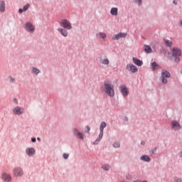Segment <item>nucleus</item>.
Here are the masks:
<instances>
[{"mask_svg":"<svg viewBox=\"0 0 182 182\" xmlns=\"http://www.w3.org/2000/svg\"><path fill=\"white\" fill-rule=\"evenodd\" d=\"M126 36H127L126 33H119L118 34L114 35L112 36V39H114V41H119L120 38H126Z\"/></svg>","mask_w":182,"mask_h":182,"instance_id":"obj_8","label":"nucleus"},{"mask_svg":"<svg viewBox=\"0 0 182 182\" xmlns=\"http://www.w3.org/2000/svg\"><path fill=\"white\" fill-rule=\"evenodd\" d=\"M2 178L6 182H9L11 180V176L6 174V173H3L2 175Z\"/></svg>","mask_w":182,"mask_h":182,"instance_id":"obj_17","label":"nucleus"},{"mask_svg":"<svg viewBox=\"0 0 182 182\" xmlns=\"http://www.w3.org/2000/svg\"><path fill=\"white\" fill-rule=\"evenodd\" d=\"M13 113L17 116H21V114H23V113H25V109L17 106L13 109Z\"/></svg>","mask_w":182,"mask_h":182,"instance_id":"obj_3","label":"nucleus"},{"mask_svg":"<svg viewBox=\"0 0 182 182\" xmlns=\"http://www.w3.org/2000/svg\"><path fill=\"white\" fill-rule=\"evenodd\" d=\"M151 66L153 70H156V69L160 68V66H159L156 62L152 63Z\"/></svg>","mask_w":182,"mask_h":182,"instance_id":"obj_25","label":"nucleus"},{"mask_svg":"<svg viewBox=\"0 0 182 182\" xmlns=\"http://www.w3.org/2000/svg\"><path fill=\"white\" fill-rule=\"evenodd\" d=\"M181 55V50L178 48H173L172 50V56L174 58H178Z\"/></svg>","mask_w":182,"mask_h":182,"instance_id":"obj_7","label":"nucleus"},{"mask_svg":"<svg viewBox=\"0 0 182 182\" xmlns=\"http://www.w3.org/2000/svg\"><path fill=\"white\" fill-rule=\"evenodd\" d=\"M31 141H32L33 143H35V142L36 141V138H32V139H31Z\"/></svg>","mask_w":182,"mask_h":182,"instance_id":"obj_35","label":"nucleus"},{"mask_svg":"<svg viewBox=\"0 0 182 182\" xmlns=\"http://www.w3.org/2000/svg\"><path fill=\"white\" fill-rule=\"evenodd\" d=\"M102 168L103 170H105L106 171H109V170H110V166L107 165V164H104L102 166Z\"/></svg>","mask_w":182,"mask_h":182,"instance_id":"obj_27","label":"nucleus"},{"mask_svg":"<svg viewBox=\"0 0 182 182\" xmlns=\"http://www.w3.org/2000/svg\"><path fill=\"white\" fill-rule=\"evenodd\" d=\"M181 23H182V21H181Z\"/></svg>","mask_w":182,"mask_h":182,"instance_id":"obj_44","label":"nucleus"},{"mask_svg":"<svg viewBox=\"0 0 182 182\" xmlns=\"http://www.w3.org/2000/svg\"><path fill=\"white\" fill-rule=\"evenodd\" d=\"M104 86L107 95L110 97H114V86L109 82H105Z\"/></svg>","mask_w":182,"mask_h":182,"instance_id":"obj_1","label":"nucleus"},{"mask_svg":"<svg viewBox=\"0 0 182 182\" xmlns=\"http://www.w3.org/2000/svg\"><path fill=\"white\" fill-rule=\"evenodd\" d=\"M31 72L33 75H39V73H41V70L36 68H33Z\"/></svg>","mask_w":182,"mask_h":182,"instance_id":"obj_26","label":"nucleus"},{"mask_svg":"<svg viewBox=\"0 0 182 182\" xmlns=\"http://www.w3.org/2000/svg\"><path fill=\"white\" fill-rule=\"evenodd\" d=\"M23 11V9H19V10H18L19 14H22Z\"/></svg>","mask_w":182,"mask_h":182,"instance_id":"obj_36","label":"nucleus"},{"mask_svg":"<svg viewBox=\"0 0 182 182\" xmlns=\"http://www.w3.org/2000/svg\"><path fill=\"white\" fill-rule=\"evenodd\" d=\"M171 127L175 130H178V129H180V124H178L177 122H173L171 124Z\"/></svg>","mask_w":182,"mask_h":182,"instance_id":"obj_16","label":"nucleus"},{"mask_svg":"<svg viewBox=\"0 0 182 182\" xmlns=\"http://www.w3.org/2000/svg\"><path fill=\"white\" fill-rule=\"evenodd\" d=\"M119 89L123 96H127V95H129V90H127L126 85H121Z\"/></svg>","mask_w":182,"mask_h":182,"instance_id":"obj_10","label":"nucleus"},{"mask_svg":"<svg viewBox=\"0 0 182 182\" xmlns=\"http://www.w3.org/2000/svg\"><path fill=\"white\" fill-rule=\"evenodd\" d=\"M144 52H146V53H151V52H153V50L151 49V47H150V46H144Z\"/></svg>","mask_w":182,"mask_h":182,"instance_id":"obj_19","label":"nucleus"},{"mask_svg":"<svg viewBox=\"0 0 182 182\" xmlns=\"http://www.w3.org/2000/svg\"><path fill=\"white\" fill-rule=\"evenodd\" d=\"M127 178H128V180H130V178H132V177L130 176H127Z\"/></svg>","mask_w":182,"mask_h":182,"instance_id":"obj_39","label":"nucleus"},{"mask_svg":"<svg viewBox=\"0 0 182 182\" xmlns=\"http://www.w3.org/2000/svg\"><path fill=\"white\" fill-rule=\"evenodd\" d=\"M28 9H29V4H26V6H23V12L28 11Z\"/></svg>","mask_w":182,"mask_h":182,"instance_id":"obj_28","label":"nucleus"},{"mask_svg":"<svg viewBox=\"0 0 182 182\" xmlns=\"http://www.w3.org/2000/svg\"><path fill=\"white\" fill-rule=\"evenodd\" d=\"M170 76H171V75L170 74V73H168V71L166 70H163L161 72V81L162 82V83L164 85H167V79H168V77H170Z\"/></svg>","mask_w":182,"mask_h":182,"instance_id":"obj_2","label":"nucleus"},{"mask_svg":"<svg viewBox=\"0 0 182 182\" xmlns=\"http://www.w3.org/2000/svg\"><path fill=\"white\" fill-rule=\"evenodd\" d=\"M144 144H145L144 141H142L141 142V144H142V146H144Z\"/></svg>","mask_w":182,"mask_h":182,"instance_id":"obj_41","label":"nucleus"},{"mask_svg":"<svg viewBox=\"0 0 182 182\" xmlns=\"http://www.w3.org/2000/svg\"><path fill=\"white\" fill-rule=\"evenodd\" d=\"M127 70H129V72H132V73H136L137 72V68H136V66L133 64H128L127 65Z\"/></svg>","mask_w":182,"mask_h":182,"instance_id":"obj_9","label":"nucleus"},{"mask_svg":"<svg viewBox=\"0 0 182 182\" xmlns=\"http://www.w3.org/2000/svg\"><path fill=\"white\" fill-rule=\"evenodd\" d=\"M0 12H5V2L4 1L0 3Z\"/></svg>","mask_w":182,"mask_h":182,"instance_id":"obj_24","label":"nucleus"},{"mask_svg":"<svg viewBox=\"0 0 182 182\" xmlns=\"http://www.w3.org/2000/svg\"><path fill=\"white\" fill-rule=\"evenodd\" d=\"M63 157L66 160L69 158V154H63Z\"/></svg>","mask_w":182,"mask_h":182,"instance_id":"obj_31","label":"nucleus"},{"mask_svg":"<svg viewBox=\"0 0 182 182\" xmlns=\"http://www.w3.org/2000/svg\"><path fill=\"white\" fill-rule=\"evenodd\" d=\"M74 134L77 137V139H80L81 140H83L85 139V136H83V134L80 132L77 129H74Z\"/></svg>","mask_w":182,"mask_h":182,"instance_id":"obj_11","label":"nucleus"},{"mask_svg":"<svg viewBox=\"0 0 182 182\" xmlns=\"http://www.w3.org/2000/svg\"><path fill=\"white\" fill-rule=\"evenodd\" d=\"M164 43L166 45V46H168L169 48L173 46V42L168 39H164Z\"/></svg>","mask_w":182,"mask_h":182,"instance_id":"obj_18","label":"nucleus"},{"mask_svg":"<svg viewBox=\"0 0 182 182\" xmlns=\"http://www.w3.org/2000/svg\"><path fill=\"white\" fill-rule=\"evenodd\" d=\"M174 182H181V178L176 176L174 177Z\"/></svg>","mask_w":182,"mask_h":182,"instance_id":"obj_30","label":"nucleus"},{"mask_svg":"<svg viewBox=\"0 0 182 182\" xmlns=\"http://www.w3.org/2000/svg\"><path fill=\"white\" fill-rule=\"evenodd\" d=\"M58 31L60 32V33L63 35V36H68V31H66L63 28H58Z\"/></svg>","mask_w":182,"mask_h":182,"instance_id":"obj_23","label":"nucleus"},{"mask_svg":"<svg viewBox=\"0 0 182 182\" xmlns=\"http://www.w3.org/2000/svg\"><path fill=\"white\" fill-rule=\"evenodd\" d=\"M176 62H180V58H176Z\"/></svg>","mask_w":182,"mask_h":182,"instance_id":"obj_40","label":"nucleus"},{"mask_svg":"<svg viewBox=\"0 0 182 182\" xmlns=\"http://www.w3.org/2000/svg\"><path fill=\"white\" fill-rule=\"evenodd\" d=\"M106 126H107V124H106V122H102L100 124V134H99V138L98 139H97V141H100L101 139H103V130H105V127H106Z\"/></svg>","mask_w":182,"mask_h":182,"instance_id":"obj_5","label":"nucleus"},{"mask_svg":"<svg viewBox=\"0 0 182 182\" xmlns=\"http://www.w3.org/2000/svg\"><path fill=\"white\" fill-rule=\"evenodd\" d=\"M173 4H174L175 5H177V0H173Z\"/></svg>","mask_w":182,"mask_h":182,"instance_id":"obj_38","label":"nucleus"},{"mask_svg":"<svg viewBox=\"0 0 182 182\" xmlns=\"http://www.w3.org/2000/svg\"><path fill=\"white\" fill-rule=\"evenodd\" d=\"M25 28L28 32H33L35 31V26L32 23H26Z\"/></svg>","mask_w":182,"mask_h":182,"instance_id":"obj_12","label":"nucleus"},{"mask_svg":"<svg viewBox=\"0 0 182 182\" xmlns=\"http://www.w3.org/2000/svg\"><path fill=\"white\" fill-rule=\"evenodd\" d=\"M87 132H90V127L87 126Z\"/></svg>","mask_w":182,"mask_h":182,"instance_id":"obj_37","label":"nucleus"},{"mask_svg":"<svg viewBox=\"0 0 182 182\" xmlns=\"http://www.w3.org/2000/svg\"><path fill=\"white\" fill-rule=\"evenodd\" d=\"M61 26L64 29H72V26L69 23H61Z\"/></svg>","mask_w":182,"mask_h":182,"instance_id":"obj_22","label":"nucleus"},{"mask_svg":"<svg viewBox=\"0 0 182 182\" xmlns=\"http://www.w3.org/2000/svg\"><path fill=\"white\" fill-rule=\"evenodd\" d=\"M37 140H41V138H39V137H38V138H37Z\"/></svg>","mask_w":182,"mask_h":182,"instance_id":"obj_43","label":"nucleus"},{"mask_svg":"<svg viewBox=\"0 0 182 182\" xmlns=\"http://www.w3.org/2000/svg\"><path fill=\"white\" fill-rule=\"evenodd\" d=\"M9 79H10L11 83L15 82V78H14V77H9Z\"/></svg>","mask_w":182,"mask_h":182,"instance_id":"obj_33","label":"nucleus"},{"mask_svg":"<svg viewBox=\"0 0 182 182\" xmlns=\"http://www.w3.org/2000/svg\"><path fill=\"white\" fill-rule=\"evenodd\" d=\"M136 2H138L139 5H141V0H136Z\"/></svg>","mask_w":182,"mask_h":182,"instance_id":"obj_34","label":"nucleus"},{"mask_svg":"<svg viewBox=\"0 0 182 182\" xmlns=\"http://www.w3.org/2000/svg\"><path fill=\"white\" fill-rule=\"evenodd\" d=\"M100 62L102 65H109V63H110L109 58H107V56L106 55H101L100 57Z\"/></svg>","mask_w":182,"mask_h":182,"instance_id":"obj_6","label":"nucleus"},{"mask_svg":"<svg viewBox=\"0 0 182 182\" xmlns=\"http://www.w3.org/2000/svg\"><path fill=\"white\" fill-rule=\"evenodd\" d=\"M114 147H115V149H117V148L120 147V143L119 142H115L114 144Z\"/></svg>","mask_w":182,"mask_h":182,"instance_id":"obj_29","label":"nucleus"},{"mask_svg":"<svg viewBox=\"0 0 182 182\" xmlns=\"http://www.w3.org/2000/svg\"><path fill=\"white\" fill-rule=\"evenodd\" d=\"M182 26V24H181Z\"/></svg>","mask_w":182,"mask_h":182,"instance_id":"obj_45","label":"nucleus"},{"mask_svg":"<svg viewBox=\"0 0 182 182\" xmlns=\"http://www.w3.org/2000/svg\"><path fill=\"white\" fill-rule=\"evenodd\" d=\"M117 12H118L117 8L114 7L111 9L110 14H111V15H113L114 16H117Z\"/></svg>","mask_w":182,"mask_h":182,"instance_id":"obj_20","label":"nucleus"},{"mask_svg":"<svg viewBox=\"0 0 182 182\" xmlns=\"http://www.w3.org/2000/svg\"><path fill=\"white\" fill-rule=\"evenodd\" d=\"M179 156L180 157H182V152H180Z\"/></svg>","mask_w":182,"mask_h":182,"instance_id":"obj_42","label":"nucleus"},{"mask_svg":"<svg viewBox=\"0 0 182 182\" xmlns=\"http://www.w3.org/2000/svg\"><path fill=\"white\" fill-rule=\"evenodd\" d=\"M13 174L16 177H21L23 176V170L21 168L16 167L13 170Z\"/></svg>","mask_w":182,"mask_h":182,"instance_id":"obj_4","label":"nucleus"},{"mask_svg":"<svg viewBox=\"0 0 182 182\" xmlns=\"http://www.w3.org/2000/svg\"><path fill=\"white\" fill-rule=\"evenodd\" d=\"M132 60H133L134 63L135 65H136L137 66H141V65H143V61H141L134 57L132 58Z\"/></svg>","mask_w":182,"mask_h":182,"instance_id":"obj_15","label":"nucleus"},{"mask_svg":"<svg viewBox=\"0 0 182 182\" xmlns=\"http://www.w3.org/2000/svg\"><path fill=\"white\" fill-rule=\"evenodd\" d=\"M26 154H28V156H29L31 157L35 154V149L34 148H28L26 150Z\"/></svg>","mask_w":182,"mask_h":182,"instance_id":"obj_13","label":"nucleus"},{"mask_svg":"<svg viewBox=\"0 0 182 182\" xmlns=\"http://www.w3.org/2000/svg\"><path fill=\"white\" fill-rule=\"evenodd\" d=\"M60 23H69V21L66 19L62 20Z\"/></svg>","mask_w":182,"mask_h":182,"instance_id":"obj_32","label":"nucleus"},{"mask_svg":"<svg viewBox=\"0 0 182 182\" xmlns=\"http://www.w3.org/2000/svg\"><path fill=\"white\" fill-rule=\"evenodd\" d=\"M97 39H103V41H106V33H99L97 34Z\"/></svg>","mask_w":182,"mask_h":182,"instance_id":"obj_14","label":"nucleus"},{"mask_svg":"<svg viewBox=\"0 0 182 182\" xmlns=\"http://www.w3.org/2000/svg\"><path fill=\"white\" fill-rule=\"evenodd\" d=\"M141 160H142V161H150L151 159H150V157L147 155H144L141 156Z\"/></svg>","mask_w":182,"mask_h":182,"instance_id":"obj_21","label":"nucleus"}]
</instances>
